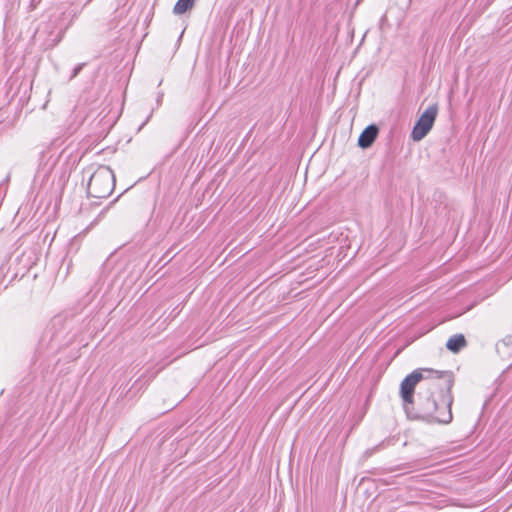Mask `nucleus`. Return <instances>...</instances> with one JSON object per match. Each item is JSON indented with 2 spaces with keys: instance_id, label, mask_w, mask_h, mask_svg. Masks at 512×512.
<instances>
[{
  "instance_id": "1",
  "label": "nucleus",
  "mask_w": 512,
  "mask_h": 512,
  "mask_svg": "<svg viewBox=\"0 0 512 512\" xmlns=\"http://www.w3.org/2000/svg\"><path fill=\"white\" fill-rule=\"evenodd\" d=\"M454 376L451 371H443L437 379L436 387L440 391L435 395L429 389L423 394L418 393L417 408L405 406V412L410 419L422 420L427 423L449 424L452 419L451 406L453 403L452 387Z\"/></svg>"
},
{
  "instance_id": "2",
  "label": "nucleus",
  "mask_w": 512,
  "mask_h": 512,
  "mask_svg": "<svg viewBox=\"0 0 512 512\" xmlns=\"http://www.w3.org/2000/svg\"><path fill=\"white\" fill-rule=\"evenodd\" d=\"M441 373H443V371L422 368L416 369L408 374L400 385V395L404 407L413 405L415 387L419 382L425 381L427 389L432 390V388L436 387L437 379L441 378Z\"/></svg>"
},
{
  "instance_id": "3",
  "label": "nucleus",
  "mask_w": 512,
  "mask_h": 512,
  "mask_svg": "<svg viewBox=\"0 0 512 512\" xmlns=\"http://www.w3.org/2000/svg\"><path fill=\"white\" fill-rule=\"evenodd\" d=\"M115 188V175L109 166H99L90 176L87 193L93 198H107Z\"/></svg>"
},
{
  "instance_id": "4",
  "label": "nucleus",
  "mask_w": 512,
  "mask_h": 512,
  "mask_svg": "<svg viewBox=\"0 0 512 512\" xmlns=\"http://www.w3.org/2000/svg\"><path fill=\"white\" fill-rule=\"evenodd\" d=\"M438 113V106L437 104H433L429 106L419 117V119L416 121L412 132H411V138L414 141H420L422 140L432 129L435 119L437 117Z\"/></svg>"
},
{
  "instance_id": "5",
  "label": "nucleus",
  "mask_w": 512,
  "mask_h": 512,
  "mask_svg": "<svg viewBox=\"0 0 512 512\" xmlns=\"http://www.w3.org/2000/svg\"><path fill=\"white\" fill-rule=\"evenodd\" d=\"M379 134V128L376 124L368 125L359 135L358 146L367 149L372 146Z\"/></svg>"
},
{
  "instance_id": "6",
  "label": "nucleus",
  "mask_w": 512,
  "mask_h": 512,
  "mask_svg": "<svg viewBox=\"0 0 512 512\" xmlns=\"http://www.w3.org/2000/svg\"><path fill=\"white\" fill-rule=\"evenodd\" d=\"M467 345V341L463 334H455L446 342V348L452 353L460 352Z\"/></svg>"
},
{
  "instance_id": "7",
  "label": "nucleus",
  "mask_w": 512,
  "mask_h": 512,
  "mask_svg": "<svg viewBox=\"0 0 512 512\" xmlns=\"http://www.w3.org/2000/svg\"><path fill=\"white\" fill-rule=\"evenodd\" d=\"M194 4L195 0H177L173 8V13L175 15L185 14L187 11L193 8Z\"/></svg>"
},
{
  "instance_id": "8",
  "label": "nucleus",
  "mask_w": 512,
  "mask_h": 512,
  "mask_svg": "<svg viewBox=\"0 0 512 512\" xmlns=\"http://www.w3.org/2000/svg\"><path fill=\"white\" fill-rule=\"evenodd\" d=\"M510 347H512V336L511 335L506 336L505 338H503L502 340L497 342L496 346H495L497 353L501 357H504V355L506 354L505 350Z\"/></svg>"
},
{
  "instance_id": "9",
  "label": "nucleus",
  "mask_w": 512,
  "mask_h": 512,
  "mask_svg": "<svg viewBox=\"0 0 512 512\" xmlns=\"http://www.w3.org/2000/svg\"><path fill=\"white\" fill-rule=\"evenodd\" d=\"M143 378H144V376H142L139 379H137L134 382V384L132 385V387L129 390H127V391H126V386L123 387L122 393L123 392H126V393L131 392L132 389L137 390V392L140 391L144 387V385H146V383H147V381H144Z\"/></svg>"
},
{
  "instance_id": "10",
  "label": "nucleus",
  "mask_w": 512,
  "mask_h": 512,
  "mask_svg": "<svg viewBox=\"0 0 512 512\" xmlns=\"http://www.w3.org/2000/svg\"><path fill=\"white\" fill-rule=\"evenodd\" d=\"M381 447H382V443H380V444H378V445H376V446H374V447H372V448H369V449H367V450L364 452V455H363V456H364L365 458H368V457L372 456L375 452L379 451Z\"/></svg>"
},
{
  "instance_id": "11",
  "label": "nucleus",
  "mask_w": 512,
  "mask_h": 512,
  "mask_svg": "<svg viewBox=\"0 0 512 512\" xmlns=\"http://www.w3.org/2000/svg\"><path fill=\"white\" fill-rule=\"evenodd\" d=\"M84 66H85V63H80V64L76 65L72 71L70 79H74L81 72V70L83 69Z\"/></svg>"
},
{
  "instance_id": "12",
  "label": "nucleus",
  "mask_w": 512,
  "mask_h": 512,
  "mask_svg": "<svg viewBox=\"0 0 512 512\" xmlns=\"http://www.w3.org/2000/svg\"><path fill=\"white\" fill-rule=\"evenodd\" d=\"M9 270V267L7 266V264L3 263L1 266H0V277L3 276V278L6 276V273L8 272ZM2 285V280L0 279V286Z\"/></svg>"
},
{
  "instance_id": "13",
  "label": "nucleus",
  "mask_w": 512,
  "mask_h": 512,
  "mask_svg": "<svg viewBox=\"0 0 512 512\" xmlns=\"http://www.w3.org/2000/svg\"><path fill=\"white\" fill-rule=\"evenodd\" d=\"M17 276H18V272H15V273L11 276V278H10L9 282L3 286V289H6V288H7V286H8V284H9V283L14 279V278H16Z\"/></svg>"
},
{
  "instance_id": "14",
  "label": "nucleus",
  "mask_w": 512,
  "mask_h": 512,
  "mask_svg": "<svg viewBox=\"0 0 512 512\" xmlns=\"http://www.w3.org/2000/svg\"><path fill=\"white\" fill-rule=\"evenodd\" d=\"M31 265H32V262L30 260H28L27 263L25 264L24 268L27 270L30 268Z\"/></svg>"
},
{
  "instance_id": "15",
  "label": "nucleus",
  "mask_w": 512,
  "mask_h": 512,
  "mask_svg": "<svg viewBox=\"0 0 512 512\" xmlns=\"http://www.w3.org/2000/svg\"><path fill=\"white\" fill-rule=\"evenodd\" d=\"M161 99H162V95H160V96L158 97L157 102H158V103H160Z\"/></svg>"
},
{
  "instance_id": "16",
  "label": "nucleus",
  "mask_w": 512,
  "mask_h": 512,
  "mask_svg": "<svg viewBox=\"0 0 512 512\" xmlns=\"http://www.w3.org/2000/svg\"><path fill=\"white\" fill-rule=\"evenodd\" d=\"M24 256H25V253H22V254H21V256H18V257H17V259H19V258H21V259H22Z\"/></svg>"
},
{
  "instance_id": "17",
  "label": "nucleus",
  "mask_w": 512,
  "mask_h": 512,
  "mask_svg": "<svg viewBox=\"0 0 512 512\" xmlns=\"http://www.w3.org/2000/svg\"><path fill=\"white\" fill-rule=\"evenodd\" d=\"M509 479L512 481V472L509 475Z\"/></svg>"
}]
</instances>
